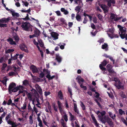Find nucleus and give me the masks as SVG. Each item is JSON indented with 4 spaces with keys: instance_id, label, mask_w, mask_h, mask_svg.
I'll return each instance as SVG.
<instances>
[{
    "instance_id": "f257e3e1",
    "label": "nucleus",
    "mask_w": 127,
    "mask_h": 127,
    "mask_svg": "<svg viewBox=\"0 0 127 127\" xmlns=\"http://www.w3.org/2000/svg\"><path fill=\"white\" fill-rule=\"evenodd\" d=\"M22 24L21 27L24 30L28 31H31V32L32 31V28L29 25V23L27 22H23Z\"/></svg>"
},
{
    "instance_id": "f03ea898",
    "label": "nucleus",
    "mask_w": 127,
    "mask_h": 127,
    "mask_svg": "<svg viewBox=\"0 0 127 127\" xmlns=\"http://www.w3.org/2000/svg\"><path fill=\"white\" fill-rule=\"evenodd\" d=\"M30 69L33 74L38 73L39 71L37 67L34 65L32 64L30 67Z\"/></svg>"
},
{
    "instance_id": "7ed1b4c3",
    "label": "nucleus",
    "mask_w": 127,
    "mask_h": 127,
    "mask_svg": "<svg viewBox=\"0 0 127 127\" xmlns=\"http://www.w3.org/2000/svg\"><path fill=\"white\" fill-rule=\"evenodd\" d=\"M113 66L110 64H108L106 66V68L108 71L110 73H115L113 69L112 68Z\"/></svg>"
},
{
    "instance_id": "20e7f679",
    "label": "nucleus",
    "mask_w": 127,
    "mask_h": 127,
    "mask_svg": "<svg viewBox=\"0 0 127 127\" xmlns=\"http://www.w3.org/2000/svg\"><path fill=\"white\" fill-rule=\"evenodd\" d=\"M110 18L112 20H114L115 21H117L121 19L120 17H117V15L113 13H111V14Z\"/></svg>"
},
{
    "instance_id": "39448f33",
    "label": "nucleus",
    "mask_w": 127,
    "mask_h": 127,
    "mask_svg": "<svg viewBox=\"0 0 127 127\" xmlns=\"http://www.w3.org/2000/svg\"><path fill=\"white\" fill-rule=\"evenodd\" d=\"M16 84L15 83L12 82L10 83L9 85L8 89L9 93L11 92V90L16 87Z\"/></svg>"
},
{
    "instance_id": "423d86ee",
    "label": "nucleus",
    "mask_w": 127,
    "mask_h": 127,
    "mask_svg": "<svg viewBox=\"0 0 127 127\" xmlns=\"http://www.w3.org/2000/svg\"><path fill=\"white\" fill-rule=\"evenodd\" d=\"M109 117L108 116H104L103 117L99 118L100 121L103 123L105 124L107 122L108 118Z\"/></svg>"
},
{
    "instance_id": "0eeeda50",
    "label": "nucleus",
    "mask_w": 127,
    "mask_h": 127,
    "mask_svg": "<svg viewBox=\"0 0 127 127\" xmlns=\"http://www.w3.org/2000/svg\"><path fill=\"white\" fill-rule=\"evenodd\" d=\"M50 34L52 37L54 38L53 39L54 40H55L58 39V36L59 35L57 33L54 32H52L50 33Z\"/></svg>"
},
{
    "instance_id": "6e6552de",
    "label": "nucleus",
    "mask_w": 127,
    "mask_h": 127,
    "mask_svg": "<svg viewBox=\"0 0 127 127\" xmlns=\"http://www.w3.org/2000/svg\"><path fill=\"white\" fill-rule=\"evenodd\" d=\"M10 19H11L9 17L7 18H3L0 19V22L1 23H8Z\"/></svg>"
},
{
    "instance_id": "1a4fd4ad",
    "label": "nucleus",
    "mask_w": 127,
    "mask_h": 127,
    "mask_svg": "<svg viewBox=\"0 0 127 127\" xmlns=\"http://www.w3.org/2000/svg\"><path fill=\"white\" fill-rule=\"evenodd\" d=\"M21 87V86H18L15 87L11 91V92H9V94H11L12 92H16L19 90H20V88Z\"/></svg>"
},
{
    "instance_id": "9d476101",
    "label": "nucleus",
    "mask_w": 127,
    "mask_h": 127,
    "mask_svg": "<svg viewBox=\"0 0 127 127\" xmlns=\"http://www.w3.org/2000/svg\"><path fill=\"white\" fill-rule=\"evenodd\" d=\"M35 87L38 93L40 95L42 94V90L39 86L38 84H36L35 85Z\"/></svg>"
},
{
    "instance_id": "9b49d317",
    "label": "nucleus",
    "mask_w": 127,
    "mask_h": 127,
    "mask_svg": "<svg viewBox=\"0 0 127 127\" xmlns=\"http://www.w3.org/2000/svg\"><path fill=\"white\" fill-rule=\"evenodd\" d=\"M20 49L23 51H25L26 53L28 52V51L26 45L25 44L22 45L20 46Z\"/></svg>"
},
{
    "instance_id": "f8f14e48",
    "label": "nucleus",
    "mask_w": 127,
    "mask_h": 127,
    "mask_svg": "<svg viewBox=\"0 0 127 127\" xmlns=\"http://www.w3.org/2000/svg\"><path fill=\"white\" fill-rule=\"evenodd\" d=\"M13 37L14 38V40L16 42H18L19 41V38L17 34L15 32H14L13 34Z\"/></svg>"
},
{
    "instance_id": "ddd939ff",
    "label": "nucleus",
    "mask_w": 127,
    "mask_h": 127,
    "mask_svg": "<svg viewBox=\"0 0 127 127\" xmlns=\"http://www.w3.org/2000/svg\"><path fill=\"white\" fill-rule=\"evenodd\" d=\"M106 2L107 3V5L109 7L111 6V3L113 4H114L115 3V0H107Z\"/></svg>"
},
{
    "instance_id": "4468645a",
    "label": "nucleus",
    "mask_w": 127,
    "mask_h": 127,
    "mask_svg": "<svg viewBox=\"0 0 127 127\" xmlns=\"http://www.w3.org/2000/svg\"><path fill=\"white\" fill-rule=\"evenodd\" d=\"M101 8L104 11V13H107L108 11V7L105 5H104L101 6Z\"/></svg>"
},
{
    "instance_id": "2eb2a0df",
    "label": "nucleus",
    "mask_w": 127,
    "mask_h": 127,
    "mask_svg": "<svg viewBox=\"0 0 127 127\" xmlns=\"http://www.w3.org/2000/svg\"><path fill=\"white\" fill-rule=\"evenodd\" d=\"M76 79L79 84H81L82 82L84 81V79L82 78L81 76H78L77 77Z\"/></svg>"
},
{
    "instance_id": "dca6fc26",
    "label": "nucleus",
    "mask_w": 127,
    "mask_h": 127,
    "mask_svg": "<svg viewBox=\"0 0 127 127\" xmlns=\"http://www.w3.org/2000/svg\"><path fill=\"white\" fill-rule=\"evenodd\" d=\"M56 59L59 63H61L62 61V58L61 57L59 56V54H56Z\"/></svg>"
},
{
    "instance_id": "f3484780",
    "label": "nucleus",
    "mask_w": 127,
    "mask_h": 127,
    "mask_svg": "<svg viewBox=\"0 0 127 127\" xmlns=\"http://www.w3.org/2000/svg\"><path fill=\"white\" fill-rule=\"evenodd\" d=\"M101 48L103 49H105V51H107L108 50V45L106 43H104L101 46Z\"/></svg>"
},
{
    "instance_id": "a211bd4d",
    "label": "nucleus",
    "mask_w": 127,
    "mask_h": 127,
    "mask_svg": "<svg viewBox=\"0 0 127 127\" xmlns=\"http://www.w3.org/2000/svg\"><path fill=\"white\" fill-rule=\"evenodd\" d=\"M106 122L110 126H113V123L112 121V120L109 117L108 118Z\"/></svg>"
},
{
    "instance_id": "6ab92c4d",
    "label": "nucleus",
    "mask_w": 127,
    "mask_h": 127,
    "mask_svg": "<svg viewBox=\"0 0 127 127\" xmlns=\"http://www.w3.org/2000/svg\"><path fill=\"white\" fill-rule=\"evenodd\" d=\"M70 116L69 120L70 121L73 122L74 120H75L76 117L70 112H69Z\"/></svg>"
},
{
    "instance_id": "aec40b11",
    "label": "nucleus",
    "mask_w": 127,
    "mask_h": 127,
    "mask_svg": "<svg viewBox=\"0 0 127 127\" xmlns=\"http://www.w3.org/2000/svg\"><path fill=\"white\" fill-rule=\"evenodd\" d=\"M7 41L8 42H10V43L11 45L16 44V43L14 41H13V39L11 38H9L7 39Z\"/></svg>"
},
{
    "instance_id": "412c9836",
    "label": "nucleus",
    "mask_w": 127,
    "mask_h": 127,
    "mask_svg": "<svg viewBox=\"0 0 127 127\" xmlns=\"http://www.w3.org/2000/svg\"><path fill=\"white\" fill-rule=\"evenodd\" d=\"M60 21L65 25L64 26L65 27H66L67 26V24L66 22V21L63 18H61L60 19Z\"/></svg>"
},
{
    "instance_id": "4be33fe9",
    "label": "nucleus",
    "mask_w": 127,
    "mask_h": 127,
    "mask_svg": "<svg viewBox=\"0 0 127 127\" xmlns=\"http://www.w3.org/2000/svg\"><path fill=\"white\" fill-rule=\"evenodd\" d=\"M58 96L59 98L61 99H63V95L61 90L59 91L58 93Z\"/></svg>"
},
{
    "instance_id": "5701e85b",
    "label": "nucleus",
    "mask_w": 127,
    "mask_h": 127,
    "mask_svg": "<svg viewBox=\"0 0 127 127\" xmlns=\"http://www.w3.org/2000/svg\"><path fill=\"white\" fill-rule=\"evenodd\" d=\"M76 18L78 22H80L81 21V17L78 14H76Z\"/></svg>"
},
{
    "instance_id": "b1692460",
    "label": "nucleus",
    "mask_w": 127,
    "mask_h": 127,
    "mask_svg": "<svg viewBox=\"0 0 127 127\" xmlns=\"http://www.w3.org/2000/svg\"><path fill=\"white\" fill-rule=\"evenodd\" d=\"M81 6H77L75 8V11L77 12V14H79L80 12V10L81 8Z\"/></svg>"
},
{
    "instance_id": "393cba45",
    "label": "nucleus",
    "mask_w": 127,
    "mask_h": 127,
    "mask_svg": "<svg viewBox=\"0 0 127 127\" xmlns=\"http://www.w3.org/2000/svg\"><path fill=\"white\" fill-rule=\"evenodd\" d=\"M118 82V84H117L115 85L117 87L118 89H119L122 87V86L121 85V83L119 80Z\"/></svg>"
},
{
    "instance_id": "a878e982",
    "label": "nucleus",
    "mask_w": 127,
    "mask_h": 127,
    "mask_svg": "<svg viewBox=\"0 0 127 127\" xmlns=\"http://www.w3.org/2000/svg\"><path fill=\"white\" fill-rule=\"evenodd\" d=\"M106 112L105 111H102L100 112V114H101V115H99L98 116V117L99 118L102 117L103 116L105 115L106 114Z\"/></svg>"
},
{
    "instance_id": "bb28decb",
    "label": "nucleus",
    "mask_w": 127,
    "mask_h": 127,
    "mask_svg": "<svg viewBox=\"0 0 127 127\" xmlns=\"http://www.w3.org/2000/svg\"><path fill=\"white\" fill-rule=\"evenodd\" d=\"M34 33L35 34L36 37H38L40 33L38 29H37L34 32Z\"/></svg>"
},
{
    "instance_id": "cd10ccee",
    "label": "nucleus",
    "mask_w": 127,
    "mask_h": 127,
    "mask_svg": "<svg viewBox=\"0 0 127 127\" xmlns=\"http://www.w3.org/2000/svg\"><path fill=\"white\" fill-rule=\"evenodd\" d=\"M12 14L13 16H15L17 17H19V14L17 13H15L14 11H11Z\"/></svg>"
},
{
    "instance_id": "c85d7f7f",
    "label": "nucleus",
    "mask_w": 127,
    "mask_h": 127,
    "mask_svg": "<svg viewBox=\"0 0 127 127\" xmlns=\"http://www.w3.org/2000/svg\"><path fill=\"white\" fill-rule=\"evenodd\" d=\"M23 85L27 86L29 85V82L27 80H25L23 81Z\"/></svg>"
},
{
    "instance_id": "c756f323",
    "label": "nucleus",
    "mask_w": 127,
    "mask_h": 127,
    "mask_svg": "<svg viewBox=\"0 0 127 127\" xmlns=\"http://www.w3.org/2000/svg\"><path fill=\"white\" fill-rule=\"evenodd\" d=\"M46 77L48 79V80H49L52 79L55 77V75H53L52 76H51L50 75H46Z\"/></svg>"
},
{
    "instance_id": "7c9ffc66",
    "label": "nucleus",
    "mask_w": 127,
    "mask_h": 127,
    "mask_svg": "<svg viewBox=\"0 0 127 127\" xmlns=\"http://www.w3.org/2000/svg\"><path fill=\"white\" fill-rule=\"evenodd\" d=\"M95 93L96 94L95 96V97L97 98L98 100L100 101H101V98H100L99 97V94L97 92H95Z\"/></svg>"
},
{
    "instance_id": "2f4dec72",
    "label": "nucleus",
    "mask_w": 127,
    "mask_h": 127,
    "mask_svg": "<svg viewBox=\"0 0 127 127\" xmlns=\"http://www.w3.org/2000/svg\"><path fill=\"white\" fill-rule=\"evenodd\" d=\"M19 55L18 54H16L15 56L13 57L12 56V55H11V58L12 59V60H14L17 59V56Z\"/></svg>"
},
{
    "instance_id": "473e14b6",
    "label": "nucleus",
    "mask_w": 127,
    "mask_h": 127,
    "mask_svg": "<svg viewBox=\"0 0 127 127\" xmlns=\"http://www.w3.org/2000/svg\"><path fill=\"white\" fill-rule=\"evenodd\" d=\"M7 80V79L5 78L4 80H0V82H1L3 85H5V86H6V82Z\"/></svg>"
},
{
    "instance_id": "72a5a7b5",
    "label": "nucleus",
    "mask_w": 127,
    "mask_h": 127,
    "mask_svg": "<svg viewBox=\"0 0 127 127\" xmlns=\"http://www.w3.org/2000/svg\"><path fill=\"white\" fill-rule=\"evenodd\" d=\"M2 66L1 68L2 70H5L6 67L7 66V64L4 63H3L2 64Z\"/></svg>"
},
{
    "instance_id": "f704fd0d",
    "label": "nucleus",
    "mask_w": 127,
    "mask_h": 127,
    "mask_svg": "<svg viewBox=\"0 0 127 127\" xmlns=\"http://www.w3.org/2000/svg\"><path fill=\"white\" fill-rule=\"evenodd\" d=\"M81 106L82 107V109L84 110L86 109V107L83 103L81 101H80Z\"/></svg>"
},
{
    "instance_id": "c9c22d12",
    "label": "nucleus",
    "mask_w": 127,
    "mask_h": 127,
    "mask_svg": "<svg viewBox=\"0 0 127 127\" xmlns=\"http://www.w3.org/2000/svg\"><path fill=\"white\" fill-rule=\"evenodd\" d=\"M103 66L102 65V64H100L99 66L100 69L102 71H106V69L105 67H103Z\"/></svg>"
},
{
    "instance_id": "e433bc0d",
    "label": "nucleus",
    "mask_w": 127,
    "mask_h": 127,
    "mask_svg": "<svg viewBox=\"0 0 127 127\" xmlns=\"http://www.w3.org/2000/svg\"><path fill=\"white\" fill-rule=\"evenodd\" d=\"M11 114L10 113H9L7 115V116L5 118V120L6 121H7V120L9 119L11 117Z\"/></svg>"
},
{
    "instance_id": "4c0bfd02",
    "label": "nucleus",
    "mask_w": 127,
    "mask_h": 127,
    "mask_svg": "<svg viewBox=\"0 0 127 127\" xmlns=\"http://www.w3.org/2000/svg\"><path fill=\"white\" fill-rule=\"evenodd\" d=\"M52 107L54 109V110L56 112H57V107H56L55 103H53Z\"/></svg>"
},
{
    "instance_id": "58836bf2",
    "label": "nucleus",
    "mask_w": 127,
    "mask_h": 127,
    "mask_svg": "<svg viewBox=\"0 0 127 127\" xmlns=\"http://www.w3.org/2000/svg\"><path fill=\"white\" fill-rule=\"evenodd\" d=\"M96 15V16L98 17V19L100 20L101 21L102 20V15L100 14H98V13H97Z\"/></svg>"
},
{
    "instance_id": "ea45409f",
    "label": "nucleus",
    "mask_w": 127,
    "mask_h": 127,
    "mask_svg": "<svg viewBox=\"0 0 127 127\" xmlns=\"http://www.w3.org/2000/svg\"><path fill=\"white\" fill-rule=\"evenodd\" d=\"M63 118L64 120L66 122L68 120V117L67 115L65 113V114L63 116Z\"/></svg>"
},
{
    "instance_id": "a19ab883",
    "label": "nucleus",
    "mask_w": 127,
    "mask_h": 127,
    "mask_svg": "<svg viewBox=\"0 0 127 127\" xmlns=\"http://www.w3.org/2000/svg\"><path fill=\"white\" fill-rule=\"evenodd\" d=\"M14 51V49H9L7 51H5V53H10L13 52Z\"/></svg>"
},
{
    "instance_id": "79ce46f5",
    "label": "nucleus",
    "mask_w": 127,
    "mask_h": 127,
    "mask_svg": "<svg viewBox=\"0 0 127 127\" xmlns=\"http://www.w3.org/2000/svg\"><path fill=\"white\" fill-rule=\"evenodd\" d=\"M21 11L22 12H28L29 13H30L31 11L30 8H29L27 10H25L24 9L22 10H21Z\"/></svg>"
},
{
    "instance_id": "37998d69",
    "label": "nucleus",
    "mask_w": 127,
    "mask_h": 127,
    "mask_svg": "<svg viewBox=\"0 0 127 127\" xmlns=\"http://www.w3.org/2000/svg\"><path fill=\"white\" fill-rule=\"evenodd\" d=\"M119 33L120 34V36L122 39L124 38L125 37V33H120V32H119Z\"/></svg>"
},
{
    "instance_id": "c03bdc74",
    "label": "nucleus",
    "mask_w": 127,
    "mask_h": 127,
    "mask_svg": "<svg viewBox=\"0 0 127 127\" xmlns=\"http://www.w3.org/2000/svg\"><path fill=\"white\" fill-rule=\"evenodd\" d=\"M29 122L31 124H32L33 123V120H32V116H30L29 117Z\"/></svg>"
},
{
    "instance_id": "a18cd8bd",
    "label": "nucleus",
    "mask_w": 127,
    "mask_h": 127,
    "mask_svg": "<svg viewBox=\"0 0 127 127\" xmlns=\"http://www.w3.org/2000/svg\"><path fill=\"white\" fill-rule=\"evenodd\" d=\"M107 63L105 60H104L103 62L101 63V64L103 66H105L107 64Z\"/></svg>"
},
{
    "instance_id": "49530a36",
    "label": "nucleus",
    "mask_w": 127,
    "mask_h": 127,
    "mask_svg": "<svg viewBox=\"0 0 127 127\" xmlns=\"http://www.w3.org/2000/svg\"><path fill=\"white\" fill-rule=\"evenodd\" d=\"M26 94L27 95V96L28 97V98H30V100H31L32 99V95H31V94L29 93H28V92H27Z\"/></svg>"
},
{
    "instance_id": "de8ad7c7",
    "label": "nucleus",
    "mask_w": 127,
    "mask_h": 127,
    "mask_svg": "<svg viewBox=\"0 0 127 127\" xmlns=\"http://www.w3.org/2000/svg\"><path fill=\"white\" fill-rule=\"evenodd\" d=\"M6 121L7 122L8 124L11 125H12L14 123V122L11 121L10 119Z\"/></svg>"
},
{
    "instance_id": "09e8293b",
    "label": "nucleus",
    "mask_w": 127,
    "mask_h": 127,
    "mask_svg": "<svg viewBox=\"0 0 127 127\" xmlns=\"http://www.w3.org/2000/svg\"><path fill=\"white\" fill-rule=\"evenodd\" d=\"M9 76H11L14 75H16L17 73L13 72H9Z\"/></svg>"
},
{
    "instance_id": "8fccbe9b",
    "label": "nucleus",
    "mask_w": 127,
    "mask_h": 127,
    "mask_svg": "<svg viewBox=\"0 0 127 127\" xmlns=\"http://www.w3.org/2000/svg\"><path fill=\"white\" fill-rule=\"evenodd\" d=\"M95 101L97 103V105L100 108H101L102 107V106H101L100 103L98 101V100L97 99H95Z\"/></svg>"
},
{
    "instance_id": "3c124183",
    "label": "nucleus",
    "mask_w": 127,
    "mask_h": 127,
    "mask_svg": "<svg viewBox=\"0 0 127 127\" xmlns=\"http://www.w3.org/2000/svg\"><path fill=\"white\" fill-rule=\"evenodd\" d=\"M93 21L95 23H97V19L95 16H94L93 17Z\"/></svg>"
},
{
    "instance_id": "603ef678",
    "label": "nucleus",
    "mask_w": 127,
    "mask_h": 127,
    "mask_svg": "<svg viewBox=\"0 0 127 127\" xmlns=\"http://www.w3.org/2000/svg\"><path fill=\"white\" fill-rule=\"evenodd\" d=\"M119 113L121 115H122L123 113H124V114H125V113L124 111H123L121 109H119Z\"/></svg>"
},
{
    "instance_id": "864d4df0",
    "label": "nucleus",
    "mask_w": 127,
    "mask_h": 127,
    "mask_svg": "<svg viewBox=\"0 0 127 127\" xmlns=\"http://www.w3.org/2000/svg\"><path fill=\"white\" fill-rule=\"evenodd\" d=\"M27 106V104L25 102L23 104V106L21 108L23 110H24L26 109Z\"/></svg>"
},
{
    "instance_id": "5fc2aeb1",
    "label": "nucleus",
    "mask_w": 127,
    "mask_h": 127,
    "mask_svg": "<svg viewBox=\"0 0 127 127\" xmlns=\"http://www.w3.org/2000/svg\"><path fill=\"white\" fill-rule=\"evenodd\" d=\"M107 34L108 35V36L109 37H110L111 39H113L114 37V34H113V33H108Z\"/></svg>"
},
{
    "instance_id": "6e6d98bb",
    "label": "nucleus",
    "mask_w": 127,
    "mask_h": 127,
    "mask_svg": "<svg viewBox=\"0 0 127 127\" xmlns=\"http://www.w3.org/2000/svg\"><path fill=\"white\" fill-rule=\"evenodd\" d=\"M61 124L63 127H65L64 126V119H62L61 120Z\"/></svg>"
},
{
    "instance_id": "4d7b16f0",
    "label": "nucleus",
    "mask_w": 127,
    "mask_h": 127,
    "mask_svg": "<svg viewBox=\"0 0 127 127\" xmlns=\"http://www.w3.org/2000/svg\"><path fill=\"white\" fill-rule=\"evenodd\" d=\"M44 95H45L46 96H47L49 95H50L51 94V93L50 92L48 91V92H47V91H45L44 93Z\"/></svg>"
},
{
    "instance_id": "13d9d810",
    "label": "nucleus",
    "mask_w": 127,
    "mask_h": 127,
    "mask_svg": "<svg viewBox=\"0 0 127 127\" xmlns=\"http://www.w3.org/2000/svg\"><path fill=\"white\" fill-rule=\"evenodd\" d=\"M44 73L42 72L39 74V77L40 78H42L44 77Z\"/></svg>"
},
{
    "instance_id": "bf43d9fd",
    "label": "nucleus",
    "mask_w": 127,
    "mask_h": 127,
    "mask_svg": "<svg viewBox=\"0 0 127 127\" xmlns=\"http://www.w3.org/2000/svg\"><path fill=\"white\" fill-rule=\"evenodd\" d=\"M120 33H123L125 32V31L123 27L120 28Z\"/></svg>"
},
{
    "instance_id": "052dcab7",
    "label": "nucleus",
    "mask_w": 127,
    "mask_h": 127,
    "mask_svg": "<svg viewBox=\"0 0 127 127\" xmlns=\"http://www.w3.org/2000/svg\"><path fill=\"white\" fill-rule=\"evenodd\" d=\"M57 103L59 108L60 107H62L61 106L62 105V103L59 100L58 101H57Z\"/></svg>"
},
{
    "instance_id": "680f3d73",
    "label": "nucleus",
    "mask_w": 127,
    "mask_h": 127,
    "mask_svg": "<svg viewBox=\"0 0 127 127\" xmlns=\"http://www.w3.org/2000/svg\"><path fill=\"white\" fill-rule=\"evenodd\" d=\"M109 58L113 62V64H114L115 63V60L113 59V57L110 56Z\"/></svg>"
},
{
    "instance_id": "e2e57ef3",
    "label": "nucleus",
    "mask_w": 127,
    "mask_h": 127,
    "mask_svg": "<svg viewBox=\"0 0 127 127\" xmlns=\"http://www.w3.org/2000/svg\"><path fill=\"white\" fill-rule=\"evenodd\" d=\"M108 114L110 117L112 119H113V114L112 113L110 112H108Z\"/></svg>"
},
{
    "instance_id": "0e129e2a",
    "label": "nucleus",
    "mask_w": 127,
    "mask_h": 127,
    "mask_svg": "<svg viewBox=\"0 0 127 127\" xmlns=\"http://www.w3.org/2000/svg\"><path fill=\"white\" fill-rule=\"evenodd\" d=\"M12 102V100L11 99H9L8 101V102L7 103L8 105H10L11 104Z\"/></svg>"
},
{
    "instance_id": "69168bd1",
    "label": "nucleus",
    "mask_w": 127,
    "mask_h": 127,
    "mask_svg": "<svg viewBox=\"0 0 127 127\" xmlns=\"http://www.w3.org/2000/svg\"><path fill=\"white\" fill-rule=\"evenodd\" d=\"M7 27L6 24H0V27L2 28L4 27Z\"/></svg>"
},
{
    "instance_id": "338daca9",
    "label": "nucleus",
    "mask_w": 127,
    "mask_h": 127,
    "mask_svg": "<svg viewBox=\"0 0 127 127\" xmlns=\"http://www.w3.org/2000/svg\"><path fill=\"white\" fill-rule=\"evenodd\" d=\"M16 62L19 66H22L21 62L19 60H17Z\"/></svg>"
},
{
    "instance_id": "774afa93",
    "label": "nucleus",
    "mask_w": 127,
    "mask_h": 127,
    "mask_svg": "<svg viewBox=\"0 0 127 127\" xmlns=\"http://www.w3.org/2000/svg\"><path fill=\"white\" fill-rule=\"evenodd\" d=\"M22 2L23 3L25 6L27 7L29 4V3L27 2H24V1H22Z\"/></svg>"
}]
</instances>
